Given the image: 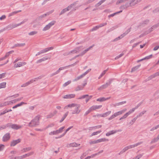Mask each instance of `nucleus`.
<instances>
[{
  "label": "nucleus",
  "instance_id": "50",
  "mask_svg": "<svg viewBox=\"0 0 159 159\" xmlns=\"http://www.w3.org/2000/svg\"><path fill=\"white\" fill-rule=\"evenodd\" d=\"M98 154L95 153V154H93L90 156H88V157H87L84 159H89L90 158H91V157L93 158V157H94V156H96V155H98Z\"/></svg>",
  "mask_w": 159,
  "mask_h": 159
},
{
  "label": "nucleus",
  "instance_id": "45",
  "mask_svg": "<svg viewBox=\"0 0 159 159\" xmlns=\"http://www.w3.org/2000/svg\"><path fill=\"white\" fill-rule=\"evenodd\" d=\"M47 59H48L47 58H46L45 57H43V58L37 61V63H40V62H42L43 61H44Z\"/></svg>",
  "mask_w": 159,
  "mask_h": 159
},
{
  "label": "nucleus",
  "instance_id": "61",
  "mask_svg": "<svg viewBox=\"0 0 159 159\" xmlns=\"http://www.w3.org/2000/svg\"><path fill=\"white\" fill-rule=\"evenodd\" d=\"M137 118V117L134 118L131 120V121L130 122V123L133 124L135 122V121Z\"/></svg>",
  "mask_w": 159,
  "mask_h": 159
},
{
  "label": "nucleus",
  "instance_id": "63",
  "mask_svg": "<svg viewBox=\"0 0 159 159\" xmlns=\"http://www.w3.org/2000/svg\"><path fill=\"white\" fill-rule=\"evenodd\" d=\"M16 103V100H15V99H14V100H12L11 101H9V103H10V105L12 104L13 103Z\"/></svg>",
  "mask_w": 159,
  "mask_h": 159
},
{
  "label": "nucleus",
  "instance_id": "1",
  "mask_svg": "<svg viewBox=\"0 0 159 159\" xmlns=\"http://www.w3.org/2000/svg\"><path fill=\"white\" fill-rule=\"evenodd\" d=\"M80 105L79 104L76 103H72L68 104L66 106L64 107V108L66 109L68 107H75L74 108L72 109L71 110L72 114H78L80 112Z\"/></svg>",
  "mask_w": 159,
  "mask_h": 159
},
{
  "label": "nucleus",
  "instance_id": "44",
  "mask_svg": "<svg viewBox=\"0 0 159 159\" xmlns=\"http://www.w3.org/2000/svg\"><path fill=\"white\" fill-rule=\"evenodd\" d=\"M159 140V134L158 135L157 137L153 139L152 141L151 142L152 143H154L157 142Z\"/></svg>",
  "mask_w": 159,
  "mask_h": 159
},
{
  "label": "nucleus",
  "instance_id": "12",
  "mask_svg": "<svg viewBox=\"0 0 159 159\" xmlns=\"http://www.w3.org/2000/svg\"><path fill=\"white\" fill-rule=\"evenodd\" d=\"M21 141V139H18L16 140H13L11 142L10 145L11 146H14L17 144L20 143Z\"/></svg>",
  "mask_w": 159,
  "mask_h": 159
},
{
  "label": "nucleus",
  "instance_id": "8",
  "mask_svg": "<svg viewBox=\"0 0 159 159\" xmlns=\"http://www.w3.org/2000/svg\"><path fill=\"white\" fill-rule=\"evenodd\" d=\"M53 49V47H52L45 48V49H44L43 50H41L40 52H38L37 53V54H36V55L37 56V55H39L40 54H41L42 53H44L46 52L51 50Z\"/></svg>",
  "mask_w": 159,
  "mask_h": 159
},
{
  "label": "nucleus",
  "instance_id": "39",
  "mask_svg": "<svg viewBox=\"0 0 159 159\" xmlns=\"http://www.w3.org/2000/svg\"><path fill=\"white\" fill-rule=\"evenodd\" d=\"M6 83L2 82L0 84V89L5 88L6 87Z\"/></svg>",
  "mask_w": 159,
  "mask_h": 159
},
{
  "label": "nucleus",
  "instance_id": "19",
  "mask_svg": "<svg viewBox=\"0 0 159 159\" xmlns=\"http://www.w3.org/2000/svg\"><path fill=\"white\" fill-rule=\"evenodd\" d=\"M93 46H90L88 48L85 49V50H84L80 54L78 55L77 56H76L75 58L76 57H77L79 56H82L85 53H86L87 52L89 51L90 49L93 47Z\"/></svg>",
  "mask_w": 159,
  "mask_h": 159
},
{
  "label": "nucleus",
  "instance_id": "43",
  "mask_svg": "<svg viewBox=\"0 0 159 159\" xmlns=\"http://www.w3.org/2000/svg\"><path fill=\"white\" fill-rule=\"evenodd\" d=\"M82 86H77L75 89V91H78L80 90H81L83 89V87H82Z\"/></svg>",
  "mask_w": 159,
  "mask_h": 159
},
{
  "label": "nucleus",
  "instance_id": "60",
  "mask_svg": "<svg viewBox=\"0 0 159 159\" xmlns=\"http://www.w3.org/2000/svg\"><path fill=\"white\" fill-rule=\"evenodd\" d=\"M72 127H73V126H71V127H70L68 128V129H66V131L65 132V133H64V134L62 135H61V137H60H60H62V136H64V135H65V134L68 131H69V130L70 129H71V128H72Z\"/></svg>",
  "mask_w": 159,
  "mask_h": 159
},
{
  "label": "nucleus",
  "instance_id": "48",
  "mask_svg": "<svg viewBox=\"0 0 159 159\" xmlns=\"http://www.w3.org/2000/svg\"><path fill=\"white\" fill-rule=\"evenodd\" d=\"M140 66V65L138 66H135V67L132 68L131 69V72H133L135 71V70H137V69H138L139 68Z\"/></svg>",
  "mask_w": 159,
  "mask_h": 159
},
{
  "label": "nucleus",
  "instance_id": "28",
  "mask_svg": "<svg viewBox=\"0 0 159 159\" xmlns=\"http://www.w3.org/2000/svg\"><path fill=\"white\" fill-rule=\"evenodd\" d=\"M88 73V71L85 72L84 73L80 75V76L77 77L76 79H75L74 81H77L82 78L83 77L86 75Z\"/></svg>",
  "mask_w": 159,
  "mask_h": 159
},
{
  "label": "nucleus",
  "instance_id": "38",
  "mask_svg": "<svg viewBox=\"0 0 159 159\" xmlns=\"http://www.w3.org/2000/svg\"><path fill=\"white\" fill-rule=\"evenodd\" d=\"M69 113L68 111H67L66 113L62 117L61 120H60V122H62L66 118V116H67Z\"/></svg>",
  "mask_w": 159,
  "mask_h": 159
},
{
  "label": "nucleus",
  "instance_id": "40",
  "mask_svg": "<svg viewBox=\"0 0 159 159\" xmlns=\"http://www.w3.org/2000/svg\"><path fill=\"white\" fill-rule=\"evenodd\" d=\"M159 75V71L155 73L153 75H151V76H150V79L153 78L154 77H155L156 76H158Z\"/></svg>",
  "mask_w": 159,
  "mask_h": 159
},
{
  "label": "nucleus",
  "instance_id": "22",
  "mask_svg": "<svg viewBox=\"0 0 159 159\" xmlns=\"http://www.w3.org/2000/svg\"><path fill=\"white\" fill-rule=\"evenodd\" d=\"M111 112V111H109L106 113L103 114H99L98 115V116H100L101 117H105L109 115L110 114Z\"/></svg>",
  "mask_w": 159,
  "mask_h": 159
},
{
  "label": "nucleus",
  "instance_id": "11",
  "mask_svg": "<svg viewBox=\"0 0 159 159\" xmlns=\"http://www.w3.org/2000/svg\"><path fill=\"white\" fill-rule=\"evenodd\" d=\"M107 25L106 23H101L99 25L96 26L95 27H93L92 29L91 30V31H92L98 29L99 28L102 27L104 26H105Z\"/></svg>",
  "mask_w": 159,
  "mask_h": 159
},
{
  "label": "nucleus",
  "instance_id": "58",
  "mask_svg": "<svg viewBox=\"0 0 159 159\" xmlns=\"http://www.w3.org/2000/svg\"><path fill=\"white\" fill-rule=\"evenodd\" d=\"M92 111L90 108L84 114V116H87L88 114L90 112Z\"/></svg>",
  "mask_w": 159,
  "mask_h": 159
},
{
  "label": "nucleus",
  "instance_id": "18",
  "mask_svg": "<svg viewBox=\"0 0 159 159\" xmlns=\"http://www.w3.org/2000/svg\"><path fill=\"white\" fill-rule=\"evenodd\" d=\"M75 94H68L65 95H64L63 97L64 98L66 99H69L71 98H75Z\"/></svg>",
  "mask_w": 159,
  "mask_h": 159
},
{
  "label": "nucleus",
  "instance_id": "27",
  "mask_svg": "<svg viewBox=\"0 0 159 159\" xmlns=\"http://www.w3.org/2000/svg\"><path fill=\"white\" fill-rule=\"evenodd\" d=\"M88 73V71L85 72L84 73L80 75V76L77 77L76 79H75L74 81H77L82 78L83 77L86 75Z\"/></svg>",
  "mask_w": 159,
  "mask_h": 159
},
{
  "label": "nucleus",
  "instance_id": "56",
  "mask_svg": "<svg viewBox=\"0 0 159 159\" xmlns=\"http://www.w3.org/2000/svg\"><path fill=\"white\" fill-rule=\"evenodd\" d=\"M57 130L56 131H54L52 132H50L49 134V135H52L54 134H57Z\"/></svg>",
  "mask_w": 159,
  "mask_h": 159
},
{
  "label": "nucleus",
  "instance_id": "59",
  "mask_svg": "<svg viewBox=\"0 0 159 159\" xmlns=\"http://www.w3.org/2000/svg\"><path fill=\"white\" fill-rule=\"evenodd\" d=\"M54 116V114L52 113H50L47 116V118H51L53 117Z\"/></svg>",
  "mask_w": 159,
  "mask_h": 159
},
{
  "label": "nucleus",
  "instance_id": "64",
  "mask_svg": "<svg viewBox=\"0 0 159 159\" xmlns=\"http://www.w3.org/2000/svg\"><path fill=\"white\" fill-rule=\"evenodd\" d=\"M158 126L157 125L155 127H152L150 130L151 131H153V130H155L156 129H157L158 128Z\"/></svg>",
  "mask_w": 159,
  "mask_h": 159
},
{
  "label": "nucleus",
  "instance_id": "7",
  "mask_svg": "<svg viewBox=\"0 0 159 159\" xmlns=\"http://www.w3.org/2000/svg\"><path fill=\"white\" fill-rule=\"evenodd\" d=\"M56 23L55 21H52L48 25H46L43 29V31H46L49 29L53 25Z\"/></svg>",
  "mask_w": 159,
  "mask_h": 159
},
{
  "label": "nucleus",
  "instance_id": "10",
  "mask_svg": "<svg viewBox=\"0 0 159 159\" xmlns=\"http://www.w3.org/2000/svg\"><path fill=\"white\" fill-rule=\"evenodd\" d=\"M24 23V21H22L21 23L18 24H11V25H8L7 27V28L8 29H11L13 28H16L21 24H23Z\"/></svg>",
  "mask_w": 159,
  "mask_h": 159
},
{
  "label": "nucleus",
  "instance_id": "32",
  "mask_svg": "<svg viewBox=\"0 0 159 159\" xmlns=\"http://www.w3.org/2000/svg\"><path fill=\"white\" fill-rule=\"evenodd\" d=\"M31 147L24 148L21 150V151L23 152H24L28 151L31 150Z\"/></svg>",
  "mask_w": 159,
  "mask_h": 159
},
{
  "label": "nucleus",
  "instance_id": "30",
  "mask_svg": "<svg viewBox=\"0 0 159 159\" xmlns=\"http://www.w3.org/2000/svg\"><path fill=\"white\" fill-rule=\"evenodd\" d=\"M108 139L106 138H102L100 139H98L96 140V143H98L101 142H105L106 141H108Z\"/></svg>",
  "mask_w": 159,
  "mask_h": 159
},
{
  "label": "nucleus",
  "instance_id": "55",
  "mask_svg": "<svg viewBox=\"0 0 159 159\" xmlns=\"http://www.w3.org/2000/svg\"><path fill=\"white\" fill-rule=\"evenodd\" d=\"M34 153V152H30V153H28L26 154H25L26 157H29L32 155H33Z\"/></svg>",
  "mask_w": 159,
  "mask_h": 159
},
{
  "label": "nucleus",
  "instance_id": "46",
  "mask_svg": "<svg viewBox=\"0 0 159 159\" xmlns=\"http://www.w3.org/2000/svg\"><path fill=\"white\" fill-rule=\"evenodd\" d=\"M93 97V96L92 95L87 96L86 98L85 101L86 103H87L90 99L91 98Z\"/></svg>",
  "mask_w": 159,
  "mask_h": 159
},
{
  "label": "nucleus",
  "instance_id": "25",
  "mask_svg": "<svg viewBox=\"0 0 159 159\" xmlns=\"http://www.w3.org/2000/svg\"><path fill=\"white\" fill-rule=\"evenodd\" d=\"M131 28L128 29L125 32V33H123V34H122L121 35L119 36L118 38H119V39H120L122 38L124 36H125L130 31V29Z\"/></svg>",
  "mask_w": 159,
  "mask_h": 159
},
{
  "label": "nucleus",
  "instance_id": "15",
  "mask_svg": "<svg viewBox=\"0 0 159 159\" xmlns=\"http://www.w3.org/2000/svg\"><path fill=\"white\" fill-rule=\"evenodd\" d=\"M74 4H71L70 6H68L67 8L63 9V10L61 11V12L60 14V15L70 10V9L71 7L74 6Z\"/></svg>",
  "mask_w": 159,
  "mask_h": 159
},
{
  "label": "nucleus",
  "instance_id": "9",
  "mask_svg": "<svg viewBox=\"0 0 159 159\" xmlns=\"http://www.w3.org/2000/svg\"><path fill=\"white\" fill-rule=\"evenodd\" d=\"M39 79V78H35L34 79H32L30 81L28 82L23 84H22L21 87H25L30 84L33 83L34 82H35L38 80V79Z\"/></svg>",
  "mask_w": 159,
  "mask_h": 159
},
{
  "label": "nucleus",
  "instance_id": "4",
  "mask_svg": "<svg viewBox=\"0 0 159 159\" xmlns=\"http://www.w3.org/2000/svg\"><path fill=\"white\" fill-rule=\"evenodd\" d=\"M126 110V109H125L122 110L115 113L113 114L109 118L108 120H111L112 119L114 118L115 117H117V116L120 115H121L122 114L124 113Z\"/></svg>",
  "mask_w": 159,
  "mask_h": 159
},
{
  "label": "nucleus",
  "instance_id": "35",
  "mask_svg": "<svg viewBox=\"0 0 159 159\" xmlns=\"http://www.w3.org/2000/svg\"><path fill=\"white\" fill-rule=\"evenodd\" d=\"M26 103H25V102H21V103H19L16 105L15 106H13V107H12V108L13 109H14V108H17V107H20V106H22V105H23V104H26Z\"/></svg>",
  "mask_w": 159,
  "mask_h": 159
},
{
  "label": "nucleus",
  "instance_id": "51",
  "mask_svg": "<svg viewBox=\"0 0 159 159\" xmlns=\"http://www.w3.org/2000/svg\"><path fill=\"white\" fill-rule=\"evenodd\" d=\"M146 112V111H143L142 112H140L139 114V115H138L137 116V117L138 118V117H140V116H142V115L144 114L145 113V112Z\"/></svg>",
  "mask_w": 159,
  "mask_h": 159
},
{
  "label": "nucleus",
  "instance_id": "13",
  "mask_svg": "<svg viewBox=\"0 0 159 159\" xmlns=\"http://www.w3.org/2000/svg\"><path fill=\"white\" fill-rule=\"evenodd\" d=\"M10 138V134L9 133H7L3 137V140L4 142L7 141Z\"/></svg>",
  "mask_w": 159,
  "mask_h": 159
},
{
  "label": "nucleus",
  "instance_id": "2",
  "mask_svg": "<svg viewBox=\"0 0 159 159\" xmlns=\"http://www.w3.org/2000/svg\"><path fill=\"white\" fill-rule=\"evenodd\" d=\"M8 127H10L12 129H18L22 127V126L16 124H11V123H8L6 125H3L0 126V130L6 129Z\"/></svg>",
  "mask_w": 159,
  "mask_h": 159
},
{
  "label": "nucleus",
  "instance_id": "5",
  "mask_svg": "<svg viewBox=\"0 0 159 159\" xmlns=\"http://www.w3.org/2000/svg\"><path fill=\"white\" fill-rule=\"evenodd\" d=\"M139 105H138L137 106H136L135 108H133L132 109L130 110L129 111H128V112L126 113L122 117L120 118V120H121L123 119H124L126 118L131 113L134 111L135 109L138 108L139 107Z\"/></svg>",
  "mask_w": 159,
  "mask_h": 159
},
{
  "label": "nucleus",
  "instance_id": "29",
  "mask_svg": "<svg viewBox=\"0 0 159 159\" xmlns=\"http://www.w3.org/2000/svg\"><path fill=\"white\" fill-rule=\"evenodd\" d=\"M88 73V71L85 72L84 73L80 75V76L77 77L76 79H75L74 81H77L82 78L83 77L86 75Z\"/></svg>",
  "mask_w": 159,
  "mask_h": 159
},
{
  "label": "nucleus",
  "instance_id": "20",
  "mask_svg": "<svg viewBox=\"0 0 159 159\" xmlns=\"http://www.w3.org/2000/svg\"><path fill=\"white\" fill-rule=\"evenodd\" d=\"M110 83H107L105 84L102 85L101 87L98 88V90H102L107 88L108 85H110Z\"/></svg>",
  "mask_w": 159,
  "mask_h": 159
},
{
  "label": "nucleus",
  "instance_id": "62",
  "mask_svg": "<svg viewBox=\"0 0 159 159\" xmlns=\"http://www.w3.org/2000/svg\"><path fill=\"white\" fill-rule=\"evenodd\" d=\"M71 81H68L67 82L65 83L64 84L63 86L64 87H65L67 85H68L69 84H70L71 83Z\"/></svg>",
  "mask_w": 159,
  "mask_h": 159
},
{
  "label": "nucleus",
  "instance_id": "47",
  "mask_svg": "<svg viewBox=\"0 0 159 159\" xmlns=\"http://www.w3.org/2000/svg\"><path fill=\"white\" fill-rule=\"evenodd\" d=\"M107 70H105L104 71H103L102 74H101L99 76L98 78L99 79L101 78L102 76H103L106 73L107 71Z\"/></svg>",
  "mask_w": 159,
  "mask_h": 159
},
{
  "label": "nucleus",
  "instance_id": "42",
  "mask_svg": "<svg viewBox=\"0 0 159 159\" xmlns=\"http://www.w3.org/2000/svg\"><path fill=\"white\" fill-rule=\"evenodd\" d=\"M20 11H21L20 10V11H15L13 12L12 13H11L9 14V16H12L14 15H15L19 12H20Z\"/></svg>",
  "mask_w": 159,
  "mask_h": 159
},
{
  "label": "nucleus",
  "instance_id": "16",
  "mask_svg": "<svg viewBox=\"0 0 159 159\" xmlns=\"http://www.w3.org/2000/svg\"><path fill=\"white\" fill-rule=\"evenodd\" d=\"M74 4H71L70 6H68L67 8L63 9V10L61 11V12L60 14V15L70 10V9L71 7L74 6Z\"/></svg>",
  "mask_w": 159,
  "mask_h": 159
},
{
  "label": "nucleus",
  "instance_id": "52",
  "mask_svg": "<svg viewBox=\"0 0 159 159\" xmlns=\"http://www.w3.org/2000/svg\"><path fill=\"white\" fill-rule=\"evenodd\" d=\"M37 32L36 31H32L29 33L30 35H33L37 34Z\"/></svg>",
  "mask_w": 159,
  "mask_h": 159
},
{
  "label": "nucleus",
  "instance_id": "34",
  "mask_svg": "<svg viewBox=\"0 0 159 159\" xmlns=\"http://www.w3.org/2000/svg\"><path fill=\"white\" fill-rule=\"evenodd\" d=\"M26 103H25V102H21V103H19L16 105L15 106H13V107H12V108L13 109H14V108H17V107H20V106H22V105H23V104H26Z\"/></svg>",
  "mask_w": 159,
  "mask_h": 159
},
{
  "label": "nucleus",
  "instance_id": "24",
  "mask_svg": "<svg viewBox=\"0 0 159 159\" xmlns=\"http://www.w3.org/2000/svg\"><path fill=\"white\" fill-rule=\"evenodd\" d=\"M142 143V142H139L134 144L132 145L127 146L128 149L134 148L135 147H137L138 146L141 144Z\"/></svg>",
  "mask_w": 159,
  "mask_h": 159
},
{
  "label": "nucleus",
  "instance_id": "49",
  "mask_svg": "<svg viewBox=\"0 0 159 159\" xmlns=\"http://www.w3.org/2000/svg\"><path fill=\"white\" fill-rule=\"evenodd\" d=\"M106 0H102L101 1L96 4V7H98L101 5L102 3L104 2Z\"/></svg>",
  "mask_w": 159,
  "mask_h": 159
},
{
  "label": "nucleus",
  "instance_id": "26",
  "mask_svg": "<svg viewBox=\"0 0 159 159\" xmlns=\"http://www.w3.org/2000/svg\"><path fill=\"white\" fill-rule=\"evenodd\" d=\"M110 97L107 98H105L104 97L100 98L97 99V101L100 102H102L108 100L110 99Z\"/></svg>",
  "mask_w": 159,
  "mask_h": 159
},
{
  "label": "nucleus",
  "instance_id": "21",
  "mask_svg": "<svg viewBox=\"0 0 159 159\" xmlns=\"http://www.w3.org/2000/svg\"><path fill=\"white\" fill-rule=\"evenodd\" d=\"M102 107V105H94L91 107L90 108L92 111H93L96 110V109H99L100 108H101Z\"/></svg>",
  "mask_w": 159,
  "mask_h": 159
},
{
  "label": "nucleus",
  "instance_id": "33",
  "mask_svg": "<svg viewBox=\"0 0 159 159\" xmlns=\"http://www.w3.org/2000/svg\"><path fill=\"white\" fill-rule=\"evenodd\" d=\"M53 11V10H52V11H50L49 12H48L42 15L41 16H40V17L41 18L47 16H48L49 15H50V14H51V13H52Z\"/></svg>",
  "mask_w": 159,
  "mask_h": 159
},
{
  "label": "nucleus",
  "instance_id": "17",
  "mask_svg": "<svg viewBox=\"0 0 159 159\" xmlns=\"http://www.w3.org/2000/svg\"><path fill=\"white\" fill-rule=\"evenodd\" d=\"M74 4H71L70 6H68L67 8L63 9V10L61 11V12L60 14V15L70 10V9L71 7L74 6Z\"/></svg>",
  "mask_w": 159,
  "mask_h": 159
},
{
  "label": "nucleus",
  "instance_id": "37",
  "mask_svg": "<svg viewBox=\"0 0 159 159\" xmlns=\"http://www.w3.org/2000/svg\"><path fill=\"white\" fill-rule=\"evenodd\" d=\"M116 132V130H112L109 132H108L106 133V135L107 136H109L111 134H114Z\"/></svg>",
  "mask_w": 159,
  "mask_h": 159
},
{
  "label": "nucleus",
  "instance_id": "53",
  "mask_svg": "<svg viewBox=\"0 0 159 159\" xmlns=\"http://www.w3.org/2000/svg\"><path fill=\"white\" fill-rule=\"evenodd\" d=\"M65 128V127H62L61 128L57 130V133H61L62 132L63 129H64Z\"/></svg>",
  "mask_w": 159,
  "mask_h": 159
},
{
  "label": "nucleus",
  "instance_id": "54",
  "mask_svg": "<svg viewBox=\"0 0 159 159\" xmlns=\"http://www.w3.org/2000/svg\"><path fill=\"white\" fill-rule=\"evenodd\" d=\"M87 96H88V95L86 94V95H83L80 97H79L78 98V99H84L85 98H86V97H87Z\"/></svg>",
  "mask_w": 159,
  "mask_h": 159
},
{
  "label": "nucleus",
  "instance_id": "36",
  "mask_svg": "<svg viewBox=\"0 0 159 159\" xmlns=\"http://www.w3.org/2000/svg\"><path fill=\"white\" fill-rule=\"evenodd\" d=\"M152 57V54L150 55H149L148 56H147L146 57H145V58L142 59H141V60H140L139 61H142L143 60H146V59H149L150 58H151Z\"/></svg>",
  "mask_w": 159,
  "mask_h": 159
},
{
  "label": "nucleus",
  "instance_id": "14",
  "mask_svg": "<svg viewBox=\"0 0 159 159\" xmlns=\"http://www.w3.org/2000/svg\"><path fill=\"white\" fill-rule=\"evenodd\" d=\"M26 63L25 62H18V63H16L14 65V67L17 68V67H20L22 66H24L26 64Z\"/></svg>",
  "mask_w": 159,
  "mask_h": 159
},
{
  "label": "nucleus",
  "instance_id": "57",
  "mask_svg": "<svg viewBox=\"0 0 159 159\" xmlns=\"http://www.w3.org/2000/svg\"><path fill=\"white\" fill-rule=\"evenodd\" d=\"M122 11H118V12H116L115 13H114L113 14H111L110 15H109V17H112V16H114L115 15H116V14H118V13H120V12H122Z\"/></svg>",
  "mask_w": 159,
  "mask_h": 159
},
{
  "label": "nucleus",
  "instance_id": "23",
  "mask_svg": "<svg viewBox=\"0 0 159 159\" xmlns=\"http://www.w3.org/2000/svg\"><path fill=\"white\" fill-rule=\"evenodd\" d=\"M82 47L80 46L76 48L75 50H73L71 53H78L80 52L81 50Z\"/></svg>",
  "mask_w": 159,
  "mask_h": 159
},
{
  "label": "nucleus",
  "instance_id": "6",
  "mask_svg": "<svg viewBox=\"0 0 159 159\" xmlns=\"http://www.w3.org/2000/svg\"><path fill=\"white\" fill-rule=\"evenodd\" d=\"M79 62V61H77L75 63H74V64H71V65H69L68 66H65V67H60L59 68V69L57 71H56L55 73H53L52 74V76H53L54 75H55L57 74H58V73H59V72H60V71L61 70H62L65 69H66V68L67 67H70V66H74L77 63H78Z\"/></svg>",
  "mask_w": 159,
  "mask_h": 159
},
{
  "label": "nucleus",
  "instance_id": "3",
  "mask_svg": "<svg viewBox=\"0 0 159 159\" xmlns=\"http://www.w3.org/2000/svg\"><path fill=\"white\" fill-rule=\"evenodd\" d=\"M40 118V116L38 115L36 116L29 123V126L30 127H33L38 125L39 124V120Z\"/></svg>",
  "mask_w": 159,
  "mask_h": 159
},
{
  "label": "nucleus",
  "instance_id": "41",
  "mask_svg": "<svg viewBox=\"0 0 159 159\" xmlns=\"http://www.w3.org/2000/svg\"><path fill=\"white\" fill-rule=\"evenodd\" d=\"M101 132H102V131L101 130H99V131H97L95 132H93L92 134V135H91V136H94V135H97V134L100 133Z\"/></svg>",
  "mask_w": 159,
  "mask_h": 159
},
{
  "label": "nucleus",
  "instance_id": "31",
  "mask_svg": "<svg viewBox=\"0 0 159 159\" xmlns=\"http://www.w3.org/2000/svg\"><path fill=\"white\" fill-rule=\"evenodd\" d=\"M80 145V144L77 143H71L69 144L70 147H76L79 146Z\"/></svg>",
  "mask_w": 159,
  "mask_h": 159
}]
</instances>
